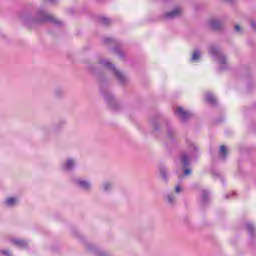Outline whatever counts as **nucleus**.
I'll return each mask as SVG.
<instances>
[{
	"instance_id": "nucleus-1",
	"label": "nucleus",
	"mask_w": 256,
	"mask_h": 256,
	"mask_svg": "<svg viewBox=\"0 0 256 256\" xmlns=\"http://www.w3.org/2000/svg\"><path fill=\"white\" fill-rule=\"evenodd\" d=\"M23 21L26 25L29 23H51L55 22V18L45 10H39L34 18L24 17Z\"/></svg>"
},
{
	"instance_id": "nucleus-2",
	"label": "nucleus",
	"mask_w": 256,
	"mask_h": 256,
	"mask_svg": "<svg viewBox=\"0 0 256 256\" xmlns=\"http://www.w3.org/2000/svg\"><path fill=\"white\" fill-rule=\"evenodd\" d=\"M99 63L102 67L109 69L116 79H118L119 83H127V76H125V74H123V72H121L119 69L115 68V66L109 62V60L100 59Z\"/></svg>"
},
{
	"instance_id": "nucleus-3",
	"label": "nucleus",
	"mask_w": 256,
	"mask_h": 256,
	"mask_svg": "<svg viewBox=\"0 0 256 256\" xmlns=\"http://www.w3.org/2000/svg\"><path fill=\"white\" fill-rule=\"evenodd\" d=\"M208 53L219 63V65H227V58L225 57V54L221 52L219 47L217 46H210Z\"/></svg>"
},
{
	"instance_id": "nucleus-4",
	"label": "nucleus",
	"mask_w": 256,
	"mask_h": 256,
	"mask_svg": "<svg viewBox=\"0 0 256 256\" xmlns=\"http://www.w3.org/2000/svg\"><path fill=\"white\" fill-rule=\"evenodd\" d=\"M75 183L79 189L83 191H90L91 190V182L84 180V179H76Z\"/></svg>"
},
{
	"instance_id": "nucleus-5",
	"label": "nucleus",
	"mask_w": 256,
	"mask_h": 256,
	"mask_svg": "<svg viewBox=\"0 0 256 256\" xmlns=\"http://www.w3.org/2000/svg\"><path fill=\"white\" fill-rule=\"evenodd\" d=\"M175 114L178 115V117L181 118L182 121H187V119L191 117V112H187L183 110L181 107L175 110Z\"/></svg>"
},
{
	"instance_id": "nucleus-6",
	"label": "nucleus",
	"mask_w": 256,
	"mask_h": 256,
	"mask_svg": "<svg viewBox=\"0 0 256 256\" xmlns=\"http://www.w3.org/2000/svg\"><path fill=\"white\" fill-rule=\"evenodd\" d=\"M63 171H73L75 169V160L73 158H68L63 164H62Z\"/></svg>"
},
{
	"instance_id": "nucleus-7",
	"label": "nucleus",
	"mask_w": 256,
	"mask_h": 256,
	"mask_svg": "<svg viewBox=\"0 0 256 256\" xmlns=\"http://www.w3.org/2000/svg\"><path fill=\"white\" fill-rule=\"evenodd\" d=\"M106 103H108L110 109H115L117 107V100H115V97L113 95L108 94L104 97Z\"/></svg>"
},
{
	"instance_id": "nucleus-8",
	"label": "nucleus",
	"mask_w": 256,
	"mask_h": 256,
	"mask_svg": "<svg viewBox=\"0 0 256 256\" xmlns=\"http://www.w3.org/2000/svg\"><path fill=\"white\" fill-rule=\"evenodd\" d=\"M181 15V8H175L171 12H168L164 15L165 19H175V17H179Z\"/></svg>"
},
{
	"instance_id": "nucleus-9",
	"label": "nucleus",
	"mask_w": 256,
	"mask_h": 256,
	"mask_svg": "<svg viewBox=\"0 0 256 256\" xmlns=\"http://www.w3.org/2000/svg\"><path fill=\"white\" fill-rule=\"evenodd\" d=\"M19 203V199L15 197H9L4 201L6 207H15Z\"/></svg>"
},
{
	"instance_id": "nucleus-10",
	"label": "nucleus",
	"mask_w": 256,
	"mask_h": 256,
	"mask_svg": "<svg viewBox=\"0 0 256 256\" xmlns=\"http://www.w3.org/2000/svg\"><path fill=\"white\" fill-rule=\"evenodd\" d=\"M209 27H211V29H214L215 31H219V29H221L222 27L221 21L215 19L210 20Z\"/></svg>"
},
{
	"instance_id": "nucleus-11",
	"label": "nucleus",
	"mask_w": 256,
	"mask_h": 256,
	"mask_svg": "<svg viewBox=\"0 0 256 256\" xmlns=\"http://www.w3.org/2000/svg\"><path fill=\"white\" fill-rule=\"evenodd\" d=\"M208 202H209V192H207L206 190H202L200 203L201 205H207Z\"/></svg>"
},
{
	"instance_id": "nucleus-12",
	"label": "nucleus",
	"mask_w": 256,
	"mask_h": 256,
	"mask_svg": "<svg viewBox=\"0 0 256 256\" xmlns=\"http://www.w3.org/2000/svg\"><path fill=\"white\" fill-rule=\"evenodd\" d=\"M113 190V183L110 181H106L104 183H102V191H104L105 193H109V191Z\"/></svg>"
},
{
	"instance_id": "nucleus-13",
	"label": "nucleus",
	"mask_w": 256,
	"mask_h": 256,
	"mask_svg": "<svg viewBox=\"0 0 256 256\" xmlns=\"http://www.w3.org/2000/svg\"><path fill=\"white\" fill-rule=\"evenodd\" d=\"M206 101L211 105H217V98L211 92L206 93Z\"/></svg>"
},
{
	"instance_id": "nucleus-14",
	"label": "nucleus",
	"mask_w": 256,
	"mask_h": 256,
	"mask_svg": "<svg viewBox=\"0 0 256 256\" xmlns=\"http://www.w3.org/2000/svg\"><path fill=\"white\" fill-rule=\"evenodd\" d=\"M12 243H14V245H17L21 249H25L27 247V241H25V240L13 239Z\"/></svg>"
},
{
	"instance_id": "nucleus-15",
	"label": "nucleus",
	"mask_w": 256,
	"mask_h": 256,
	"mask_svg": "<svg viewBox=\"0 0 256 256\" xmlns=\"http://www.w3.org/2000/svg\"><path fill=\"white\" fill-rule=\"evenodd\" d=\"M201 59V52L199 50H195L192 54L191 61L195 63V61H199Z\"/></svg>"
},
{
	"instance_id": "nucleus-16",
	"label": "nucleus",
	"mask_w": 256,
	"mask_h": 256,
	"mask_svg": "<svg viewBox=\"0 0 256 256\" xmlns=\"http://www.w3.org/2000/svg\"><path fill=\"white\" fill-rule=\"evenodd\" d=\"M227 154V146H220V159H226Z\"/></svg>"
},
{
	"instance_id": "nucleus-17",
	"label": "nucleus",
	"mask_w": 256,
	"mask_h": 256,
	"mask_svg": "<svg viewBox=\"0 0 256 256\" xmlns=\"http://www.w3.org/2000/svg\"><path fill=\"white\" fill-rule=\"evenodd\" d=\"M181 163H182V165H184V167H188V165H189V155H187V154H182V156H181Z\"/></svg>"
},
{
	"instance_id": "nucleus-18",
	"label": "nucleus",
	"mask_w": 256,
	"mask_h": 256,
	"mask_svg": "<svg viewBox=\"0 0 256 256\" xmlns=\"http://www.w3.org/2000/svg\"><path fill=\"white\" fill-rule=\"evenodd\" d=\"M160 176L162 177L163 181H167L168 175H167V168L161 167L159 170Z\"/></svg>"
},
{
	"instance_id": "nucleus-19",
	"label": "nucleus",
	"mask_w": 256,
	"mask_h": 256,
	"mask_svg": "<svg viewBox=\"0 0 256 256\" xmlns=\"http://www.w3.org/2000/svg\"><path fill=\"white\" fill-rule=\"evenodd\" d=\"M246 229L250 235L255 233V226H253L250 222L246 223Z\"/></svg>"
},
{
	"instance_id": "nucleus-20",
	"label": "nucleus",
	"mask_w": 256,
	"mask_h": 256,
	"mask_svg": "<svg viewBox=\"0 0 256 256\" xmlns=\"http://www.w3.org/2000/svg\"><path fill=\"white\" fill-rule=\"evenodd\" d=\"M167 201L170 205H175V196L173 194H168Z\"/></svg>"
},
{
	"instance_id": "nucleus-21",
	"label": "nucleus",
	"mask_w": 256,
	"mask_h": 256,
	"mask_svg": "<svg viewBox=\"0 0 256 256\" xmlns=\"http://www.w3.org/2000/svg\"><path fill=\"white\" fill-rule=\"evenodd\" d=\"M100 21H101L102 25H109V23H111V19L106 18V17H102L100 19Z\"/></svg>"
},
{
	"instance_id": "nucleus-22",
	"label": "nucleus",
	"mask_w": 256,
	"mask_h": 256,
	"mask_svg": "<svg viewBox=\"0 0 256 256\" xmlns=\"http://www.w3.org/2000/svg\"><path fill=\"white\" fill-rule=\"evenodd\" d=\"M0 253L1 255H4V256H13L11 255V252H9L8 250H0Z\"/></svg>"
},
{
	"instance_id": "nucleus-23",
	"label": "nucleus",
	"mask_w": 256,
	"mask_h": 256,
	"mask_svg": "<svg viewBox=\"0 0 256 256\" xmlns=\"http://www.w3.org/2000/svg\"><path fill=\"white\" fill-rule=\"evenodd\" d=\"M231 197H235V192L228 193V194L225 195L226 199H231Z\"/></svg>"
},
{
	"instance_id": "nucleus-24",
	"label": "nucleus",
	"mask_w": 256,
	"mask_h": 256,
	"mask_svg": "<svg viewBox=\"0 0 256 256\" xmlns=\"http://www.w3.org/2000/svg\"><path fill=\"white\" fill-rule=\"evenodd\" d=\"M181 191H183V188H181V186L177 185L175 187V193H181Z\"/></svg>"
},
{
	"instance_id": "nucleus-25",
	"label": "nucleus",
	"mask_w": 256,
	"mask_h": 256,
	"mask_svg": "<svg viewBox=\"0 0 256 256\" xmlns=\"http://www.w3.org/2000/svg\"><path fill=\"white\" fill-rule=\"evenodd\" d=\"M234 29H235V31H236L237 33H241V26L235 25V26H234Z\"/></svg>"
},
{
	"instance_id": "nucleus-26",
	"label": "nucleus",
	"mask_w": 256,
	"mask_h": 256,
	"mask_svg": "<svg viewBox=\"0 0 256 256\" xmlns=\"http://www.w3.org/2000/svg\"><path fill=\"white\" fill-rule=\"evenodd\" d=\"M174 133L175 132L173 131V129H171V128L168 129V137H173Z\"/></svg>"
},
{
	"instance_id": "nucleus-27",
	"label": "nucleus",
	"mask_w": 256,
	"mask_h": 256,
	"mask_svg": "<svg viewBox=\"0 0 256 256\" xmlns=\"http://www.w3.org/2000/svg\"><path fill=\"white\" fill-rule=\"evenodd\" d=\"M190 149H193V151H197V146H195V144L191 143Z\"/></svg>"
},
{
	"instance_id": "nucleus-28",
	"label": "nucleus",
	"mask_w": 256,
	"mask_h": 256,
	"mask_svg": "<svg viewBox=\"0 0 256 256\" xmlns=\"http://www.w3.org/2000/svg\"><path fill=\"white\" fill-rule=\"evenodd\" d=\"M184 175H191V169H186L185 171H184Z\"/></svg>"
},
{
	"instance_id": "nucleus-29",
	"label": "nucleus",
	"mask_w": 256,
	"mask_h": 256,
	"mask_svg": "<svg viewBox=\"0 0 256 256\" xmlns=\"http://www.w3.org/2000/svg\"><path fill=\"white\" fill-rule=\"evenodd\" d=\"M111 41H112L111 38H104L103 40L104 43H111Z\"/></svg>"
},
{
	"instance_id": "nucleus-30",
	"label": "nucleus",
	"mask_w": 256,
	"mask_h": 256,
	"mask_svg": "<svg viewBox=\"0 0 256 256\" xmlns=\"http://www.w3.org/2000/svg\"><path fill=\"white\" fill-rule=\"evenodd\" d=\"M251 25H252L253 29H256V23H255V21H252V22H251Z\"/></svg>"
},
{
	"instance_id": "nucleus-31",
	"label": "nucleus",
	"mask_w": 256,
	"mask_h": 256,
	"mask_svg": "<svg viewBox=\"0 0 256 256\" xmlns=\"http://www.w3.org/2000/svg\"><path fill=\"white\" fill-rule=\"evenodd\" d=\"M49 1V3H55V0H46Z\"/></svg>"
},
{
	"instance_id": "nucleus-32",
	"label": "nucleus",
	"mask_w": 256,
	"mask_h": 256,
	"mask_svg": "<svg viewBox=\"0 0 256 256\" xmlns=\"http://www.w3.org/2000/svg\"><path fill=\"white\" fill-rule=\"evenodd\" d=\"M154 128L156 129V131L159 130V127H157V125H155Z\"/></svg>"
},
{
	"instance_id": "nucleus-33",
	"label": "nucleus",
	"mask_w": 256,
	"mask_h": 256,
	"mask_svg": "<svg viewBox=\"0 0 256 256\" xmlns=\"http://www.w3.org/2000/svg\"><path fill=\"white\" fill-rule=\"evenodd\" d=\"M226 1H228L229 3L233 2V0H226Z\"/></svg>"
}]
</instances>
